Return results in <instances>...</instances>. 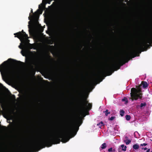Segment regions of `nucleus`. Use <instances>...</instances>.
Segmentation results:
<instances>
[{
    "label": "nucleus",
    "mask_w": 152,
    "mask_h": 152,
    "mask_svg": "<svg viewBox=\"0 0 152 152\" xmlns=\"http://www.w3.org/2000/svg\"><path fill=\"white\" fill-rule=\"evenodd\" d=\"M81 118L80 115L74 121L72 118H69L65 124L66 129L64 132L37 141L17 152H36L46 146L50 147L53 144L59 143L61 141L67 142L70 139V135L74 134L73 137L76 134L79 126L83 122Z\"/></svg>",
    "instance_id": "nucleus-1"
},
{
    "label": "nucleus",
    "mask_w": 152,
    "mask_h": 152,
    "mask_svg": "<svg viewBox=\"0 0 152 152\" xmlns=\"http://www.w3.org/2000/svg\"><path fill=\"white\" fill-rule=\"evenodd\" d=\"M12 60L11 58H9L0 65V72L1 74L3 72L5 74L10 77H13L15 76V71L14 69L12 68L7 67V65L8 63V61Z\"/></svg>",
    "instance_id": "nucleus-2"
},
{
    "label": "nucleus",
    "mask_w": 152,
    "mask_h": 152,
    "mask_svg": "<svg viewBox=\"0 0 152 152\" xmlns=\"http://www.w3.org/2000/svg\"><path fill=\"white\" fill-rule=\"evenodd\" d=\"M141 86V85H139L137 88H131L130 93L131 99L132 101L134 100H137L138 99H142V93L140 88Z\"/></svg>",
    "instance_id": "nucleus-3"
},
{
    "label": "nucleus",
    "mask_w": 152,
    "mask_h": 152,
    "mask_svg": "<svg viewBox=\"0 0 152 152\" xmlns=\"http://www.w3.org/2000/svg\"><path fill=\"white\" fill-rule=\"evenodd\" d=\"M78 106L82 110L86 109H91L92 107V104L88 103L86 98H83L79 100L78 103Z\"/></svg>",
    "instance_id": "nucleus-4"
},
{
    "label": "nucleus",
    "mask_w": 152,
    "mask_h": 152,
    "mask_svg": "<svg viewBox=\"0 0 152 152\" xmlns=\"http://www.w3.org/2000/svg\"><path fill=\"white\" fill-rule=\"evenodd\" d=\"M15 37H17L21 41V39H24L25 38H28V35L23 30L21 31L14 34Z\"/></svg>",
    "instance_id": "nucleus-5"
},
{
    "label": "nucleus",
    "mask_w": 152,
    "mask_h": 152,
    "mask_svg": "<svg viewBox=\"0 0 152 152\" xmlns=\"http://www.w3.org/2000/svg\"><path fill=\"white\" fill-rule=\"evenodd\" d=\"M43 6L42 4L39 5V9L37 10V11L34 12V15H31L30 14L29 16L28 17L29 20H31V17L32 19H34L35 18V16H37L39 14H42L43 11Z\"/></svg>",
    "instance_id": "nucleus-6"
},
{
    "label": "nucleus",
    "mask_w": 152,
    "mask_h": 152,
    "mask_svg": "<svg viewBox=\"0 0 152 152\" xmlns=\"http://www.w3.org/2000/svg\"><path fill=\"white\" fill-rule=\"evenodd\" d=\"M40 60L39 59L37 58L35 61H33L30 59H29L26 62L27 64L30 66L33 67V65L37 66L40 63Z\"/></svg>",
    "instance_id": "nucleus-7"
},
{
    "label": "nucleus",
    "mask_w": 152,
    "mask_h": 152,
    "mask_svg": "<svg viewBox=\"0 0 152 152\" xmlns=\"http://www.w3.org/2000/svg\"><path fill=\"white\" fill-rule=\"evenodd\" d=\"M136 52V50L135 49H134L132 51L126 54V57L127 58H128L130 56H132L133 58L135 57L136 56L135 55Z\"/></svg>",
    "instance_id": "nucleus-8"
},
{
    "label": "nucleus",
    "mask_w": 152,
    "mask_h": 152,
    "mask_svg": "<svg viewBox=\"0 0 152 152\" xmlns=\"http://www.w3.org/2000/svg\"><path fill=\"white\" fill-rule=\"evenodd\" d=\"M141 85L142 86V87L143 88H147L148 86V84L146 82L142 81V82Z\"/></svg>",
    "instance_id": "nucleus-9"
},
{
    "label": "nucleus",
    "mask_w": 152,
    "mask_h": 152,
    "mask_svg": "<svg viewBox=\"0 0 152 152\" xmlns=\"http://www.w3.org/2000/svg\"><path fill=\"white\" fill-rule=\"evenodd\" d=\"M124 141L126 145L129 144L131 142V141L128 140V137L127 136L125 137Z\"/></svg>",
    "instance_id": "nucleus-10"
},
{
    "label": "nucleus",
    "mask_w": 152,
    "mask_h": 152,
    "mask_svg": "<svg viewBox=\"0 0 152 152\" xmlns=\"http://www.w3.org/2000/svg\"><path fill=\"white\" fill-rule=\"evenodd\" d=\"M28 38H25L24 39H21V41H20L21 42L22 41H23V43H24V45H25L26 43H28L29 44H30L29 43V42L30 41L28 39Z\"/></svg>",
    "instance_id": "nucleus-11"
},
{
    "label": "nucleus",
    "mask_w": 152,
    "mask_h": 152,
    "mask_svg": "<svg viewBox=\"0 0 152 152\" xmlns=\"http://www.w3.org/2000/svg\"><path fill=\"white\" fill-rule=\"evenodd\" d=\"M107 146V144L105 143H104L102 144L101 147H100L99 149L100 150L105 149Z\"/></svg>",
    "instance_id": "nucleus-12"
},
{
    "label": "nucleus",
    "mask_w": 152,
    "mask_h": 152,
    "mask_svg": "<svg viewBox=\"0 0 152 152\" xmlns=\"http://www.w3.org/2000/svg\"><path fill=\"white\" fill-rule=\"evenodd\" d=\"M54 40L52 39H49L47 40V43L48 44L52 45L53 43Z\"/></svg>",
    "instance_id": "nucleus-13"
},
{
    "label": "nucleus",
    "mask_w": 152,
    "mask_h": 152,
    "mask_svg": "<svg viewBox=\"0 0 152 152\" xmlns=\"http://www.w3.org/2000/svg\"><path fill=\"white\" fill-rule=\"evenodd\" d=\"M121 147L122 150L124 151H126V146L124 145H121Z\"/></svg>",
    "instance_id": "nucleus-14"
},
{
    "label": "nucleus",
    "mask_w": 152,
    "mask_h": 152,
    "mask_svg": "<svg viewBox=\"0 0 152 152\" xmlns=\"http://www.w3.org/2000/svg\"><path fill=\"white\" fill-rule=\"evenodd\" d=\"M122 101H125V104H127L128 103V100L127 98L126 97H124V98L122 99Z\"/></svg>",
    "instance_id": "nucleus-15"
},
{
    "label": "nucleus",
    "mask_w": 152,
    "mask_h": 152,
    "mask_svg": "<svg viewBox=\"0 0 152 152\" xmlns=\"http://www.w3.org/2000/svg\"><path fill=\"white\" fill-rule=\"evenodd\" d=\"M125 113L124 111L123 110H121L120 111V115L122 117L124 116Z\"/></svg>",
    "instance_id": "nucleus-16"
},
{
    "label": "nucleus",
    "mask_w": 152,
    "mask_h": 152,
    "mask_svg": "<svg viewBox=\"0 0 152 152\" xmlns=\"http://www.w3.org/2000/svg\"><path fill=\"white\" fill-rule=\"evenodd\" d=\"M125 62H124V60L123 61L121 59H120L119 60V63L120 64L121 66H122Z\"/></svg>",
    "instance_id": "nucleus-17"
},
{
    "label": "nucleus",
    "mask_w": 152,
    "mask_h": 152,
    "mask_svg": "<svg viewBox=\"0 0 152 152\" xmlns=\"http://www.w3.org/2000/svg\"><path fill=\"white\" fill-rule=\"evenodd\" d=\"M97 125L99 126V127L101 128V127L103 126H104V123L102 121H101L100 122L97 124Z\"/></svg>",
    "instance_id": "nucleus-18"
},
{
    "label": "nucleus",
    "mask_w": 152,
    "mask_h": 152,
    "mask_svg": "<svg viewBox=\"0 0 152 152\" xmlns=\"http://www.w3.org/2000/svg\"><path fill=\"white\" fill-rule=\"evenodd\" d=\"M133 149L137 150L139 148V146L137 144H134L133 145Z\"/></svg>",
    "instance_id": "nucleus-19"
},
{
    "label": "nucleus",
    "mask_w": 152,
    "mask_h": 152,
    "mask_svg": "<svg viewBox=\"0 0 152 152\" xmlns=\"http://www.w3.org/2000/svg\"><path fill=\"white\" fill-rule=\"evenodd\" d=\"M126 119L127 121H129L131 118V116L130 115H127L125 116Z\"/></svg>",
    "instance_id": "nucleus-20"
},
{
    "label": "nucleus",
    "mask_w": 152,
    "mask_h": 152,
    "mask_svg": "<svg viewBox=\"0 0 152 152\" xmlns=\"http://www.w3.org/2000/svg\"><path fill=\"white\" fill-rule=\"evenodd\" d=\"M104 113H105V115L106 116H107L108 114H110V112L108 111V110H106L105 111L103 112Z\"/></svg>",
    "instance_id": "nucleus-21"
},
{
    "label": "nucleus",
    "mask_w": 152,
    "mask_h": 152,
    "mask_svg": "<svg viewBox=\"0 0 152 152\" xmlns=\"http://www.w3.org/2000/svg\"><path fill=\"white\" fill-rule=\"evenodd\" d=\"M58 30L59 31L60 33L61 34H63L64 33V30L62 28H59Z\"/></svg>",
    "instance_id": "nucleus-22"
},
{
    "label": "nucleus",
    "mask_w": 152,
    "mask_h": 152,
    "mask_svg": "<svg viewBox=\"0 0 152 152\" xmlns=\"http://www.w3.org/2000/svg\"><path fill=\"white\" fill-rule=\"evenodd\" d=\"M146 104L145 102H144L143 103H141L140 104V107H145L146 106Z\"/></svg>",
    "instance_id": "nucleus-23"
},
{
    "label": "nucleus",
    "mask_w": 152,
    "mask_h": 152,
    "mask_svg": "<svg viewBox=\"0 0 152 152\" xmlns=\"http://www.w3.org/2000/svg\"><path fill=\"white\" fill-rule=\"evenodd\" d=\"M16 62L17 63V64L19 65H20L21 64H23L24 63L22 62H21L20 61H16Z\"/></svg>",
    "instance_id": "nucleus-24"
},
{
    "label": "nucleus",
    "mask_w": 152,
    "mask_h": 152,
    "mask_svg": "<svg viewBox=\"0 0 152 152\" xmlns=\"http://www.w3.org/2000/svg\"><path fill=\"white\" fill-rule=\"evenodd\" d=\"M104 72V71H102L101 72H100L99 74H96V76H98V77H99L100 76V75L101 74L103 73Z\"/></svg>",
    "instance_id": "nucleus-25"
},
{
    "label": "nucleus",
    "mask_w": 152,
    "mask_h": 152,
    "mask_svg": "<svg viewBox=\"0 0 152 152\" xmlns=\"http://www.w3.org/2000/svg\"><path fill=\"white\" fill-rule=\"evenodd\" d=\"M115 118V116H112L110 118H109V119L110 121H112Z\"/></svg>",
    "instance_id": "nucleus-26"
},
{
    "label": "nucleus",
    "mask_w": 152,
    "mask_h": 152,
    "mask_svg": "<svg viewBox=\"0 0 152 152\" xmlns=\"http://www.w3.org/2000/svg\"><path fill=\"white\" fill-rule=\"evenodd\" d=\"M110 67L109 66H108L107 68H106L105 70L106 71H108L110 69Z\"/></svg>",
    "instance_id": "nucleus-27"
},
{
    "label": "nucleus",
    "mask_w": 152,
    "mask_h": 152,
    "mask_svg": "<svg viewBox=\"0 0 152 152\" xmlns=\"http://www.w3.org/2000/svg\"><path fill=\"white\" fill-rule=\"evenodd\" d=\"M112 149H113V148L111 147V148H109V149H108V151L109 152H111V151H112Z\"/></svg>",
    "instance_id": "nucleus-28"
},
{
    "label": "nucleus",
    "mask_w": 152,
    "mask_h": 152,
    "mask_svg": "<svg viewBox=\"0 0 152 152\" xmlns=\"http://www.w3.org/2000/svg\"><path fill=\"white\" fill-rule=\"evenodd\" d=\"M147 145V144H146V143H143V144H142L140 145L141 146H143V145H144V146H146Z\"/></svg>",
    "instance_id": "nucleus-29"
},
{
    "label": "nucleus",
    "mask_w": 152,
    "mask_h": 152,
    "mask_svg": "<svg viewBox=\"0 0 152 152\" xmlns=\"http://www.w3.org/2000/svg\"><path fill=\"white\" fill-rule=\"evenodd\" d=\"M146 44V43L145 42H144L143 43V45H140V46L141 48H142L143 47V46H144Z\"/></svg>",
    "instance_id": "nucleus-30"
},
{
    "label": "nucleus",
    "mask_w": 152,
    "mask_h": 152,
    "mask_svg": "<svg viewBox=\"0 0 152 152\" xmlns=\"http://www.w3.org/2000/svg\"><path fill=\"white\" fill-rule=\"evenodd\" d=\"M56 5V2H55V1H54L53 2V4H52V5H54L55 6Z\"/></svg>",
    "instance_id": "nucleus-31"
},
{
    "label": "nucleus",
    "mask_w": 152,
    "mask_h": 152,
    "mask_svg": "<svg viewBox=\"0 0 152 152\" xmlns=\"http://www.w3.org/2000/svg\"><path fill=\"white\" fill-rule=\"evenodd\" d=\"M23 97L26 98V95H24L23 96Z\"/></svg>",
    "instance_id": "nucleus-32"
},
{
    "label": "nucleus",
    "mask_w": 152,
    "mask_h": 152,
    "mask_svg": "<svg viewBox=\"0 0 152 152\" xmlns=\"http://www.w3.org/2000/svg\"><path fill=\"white\" fill-rule=\"evenodd\" d=\"M50 1H48L47 2H45V4H46V3H48L49 4H50Z\"/></svg>",
    "instance_id": "nucleus-33"
},
{
    "label": "nucleus",
    "mask_w": 152,
    "mask_h": 152,
    "mask_svg": "<svg viewBox=\"0 0 152 152\" xmlns=\"http://www.w3.org/2000/svg\"><path fill=\"white\" fill-rule=\"evenodd\" d=\"M142 149H143V148H142ZM144 150H147V148H144Z\"/></svg>",
    "instance_id": "nucleus-34"
},
{
    "label": "nucleus",
    "mask_w": 152,
    "mask_h": 152,
    "mask_svg": "<svg viewBox=\"0 0 152 152\" xmlns=\"http://www.w3.org/2000/svg\"><path fill=\"white\" fill-rule=\"evenodd\" d=\"M49 47L53 48H54V46L53 45H49Z\"/></svg>",
    "instance_id": "nucleus-35"
},
{
    "label": "nucleus",
    "mask_w": 152,
    "mask_h": 152,
    "mask_svg": "<svg viewBox=\"0 0 152 152\" xmlns=\"http://www.w3.org/2000/svg\"><path fill=\"white\" fill-rule=\"evenodd\" d=\"M150 149H148L146 151V152H150Z\"/></svg>",
    "instance_id": "nucleus-36"
},
{
    "label": "nucleus",
    "mask_w": 152,
    "mask_h": 152,
    "mask_svg": "<svg viewBox=\"0 0 152 152\" xmlns=\"http://www.w3.org/2000/svg\"><path fill=\"white\" fill-rule=\"evenodd\" d=\"M19 48H20L21 49H22V47L20 45L19 46Z\"/></svg>",
    "instance_id": "nucleus-37"
},
{
    "label": "nucleus",
    "mask_w": 152,
    "mask_h": 152,
    "mask_svg": "<svg viewBox=\"0 0 152 152\" xmlns=\"http://www.w3.org/2000/svg\"><path fill=\"white\" fill-rule=\"evenodd\" d=\"M12 113H14V110H13L12 111Z\"/></svg>",
    "instance_id": "nucleus-38"
},
{
    "label": "nucleus",
    "mask_w": 152,
    "mask_h": 152,
    "mask_svg": "<svg viewBox=\"0 0 152 152\" xmlns=\"http://www.w3.org/2000/svg\"><path fill=\"white\" fill-rule=\"evenodd\" d=\"M43 30V29L42 28H41V31H42Z\"/></svg>",
    "instance_id": "nucleus-39"
},
{
    "label": "nucleus",
    "mask_w": 152,
    "mask_h": 152,
    "mask_svg": "<svg viewBox=\"0 0 152 152\" xmlns=\"http://www.w3.org/2000/svg\"><path fill=\"white\" fill-rule=\"evenodd\" d=\"M2 127L3 128H6V127H5V126H2Z\"/></svg>",
    "instance_id": "nucleus-40"
},
{
    "label": "nucleus",
    "mask_w": 152,
    "mask_h": 152,
    "mask_svg": "<svg viewBox=\"0 0 152 152\" xmlns=\"http://www.w3.org/2000/svg\"><path fill=\"white\" fill-rule=\"evenodd\" d=\"M31 12H33V10L31 9Z\"/></svg>",
    "instance_id": "nucleus-41"
},
{
    "label": "nucleus",
    "mask_w": 152,
    "mask_h": 152,
    "mask_svg": "<svg viewBox=\"0 0 152 152\" xmlns=\"http://www.w3.org/2000/svg\"><path fill=\"white\" fill-rule=\"evenodd\" d=\"M22 55H23V56H24V55L23 54H22Z\"/></svg>",
    "instance_id": "nucleus-42"
},
{
    "label": "nucleus",
    "mask_w": 152,
    "mask_h": 152,
    "mask_svg": "<svg viewBox=\"0 0 152 152\" xmlns=\"http://www.w3.org/2000/svg\"><path fill=\"white\" fill-rule=\"evenodd\" d=\"M111 73H110V74L109 75H111Z\"/></svg>",
    "instance_id": "nucleus-43"
},
{
    "label": "nucleus",
    "mask_w": 152,
    "mask_h": 152,
    "mask_svg": "<svg viewBox=\"0 0 152 152\" xmlns=\"http://www.w3.org/2000/svg\"><path fill=\"white\" fill-rule=\"evenodd\" d=\"M44 2V0H43L42 2Z\"/></svg>",
    "instance_id": "nucleus-44"
},
{
    "label": "nucleus",
    "mask_w": 152,
    "mask_h": 152,
    "mask_svg": "<svg viewBox=\"0 0 152 152\" xmlns=\"http://www.w3.org/2000/svg\"><path fill=\"white\" fill-rule=\"evenodd\" d=\"M151 152H152V151H151Z\"/></svg>",
    "instance_id": "nucleus-45"
}]
</instances>
